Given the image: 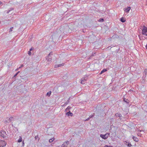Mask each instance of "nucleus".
<instances>
[{"label":"nucleus","mask_w":147,"mask_h":147,"mask_svg":"<svg viewBox=\"0 0 147 147\" xmlns=\"http://www.w3.org/2000/svg\"><path fill=\"white\" fill-rule=\"evenodd\" d=\"M109 134L110 133H107L105 135L101 134L100 136L102 139L105 140L108 138Z\"/></svg>","instance_id":"nucleus-1"},{"label":"nucleus","mask_w":147,"mask_h":147,"mask_svg":"<svg viewBox=\"0 0 147 147\" xmlns=\"http://www.w3.org/2000/svg\"><path fill=\"white\" fill-rule=\"evenodd\" d=\"M142 34L147 36V28L145 26H144L142 29Z\"/></svg>","instance_id":"nucleus-2"},{"label":"nucleus","mask_w":147,"mask_h":147,"mask_svg":"<svg viewBox=\"0 0 147 147\" xmlns=\"http://www.w3.org/2000/svg\"><path fill=\"white\" fill-rule=\"evenodd\" d=\"M0 135L3 138H6L7 134L5 131L2 130L0 132Z\"/></svg>","instance_id":"nucleus-3"},{"label":"nucleus","mask_w":147,"mask_h":147,"mask_svg":"<svg viewBox=\"0 0 147 147\" xmlns=\"http://www.w3.org/2000/svg\"><path fill=\"white\" fill-rule=\"evenodd\" d=\"M7 143L4 140H0V147H4L5 146Z\"/></svg>","instance_id":"nucleus-4"},{"label":"nucleus","mask_w":147,"mask_h":147,"mask_svg":"<svg viewBox=\"0 0 147 147\" xmlns=\"http://www.w3.org/2000/svg\"><path fill=\"white\" fill-rule=\"evenodd\" d=\"M87 79V77H83L81 80V83L82 84H84L86 83V81Z\"/></svg>","instance_id":"nucleus-5"},{"label":"nucleus","mask_w":147,"mask_h":147,"mask_svg":"<svg viewBox=\"0 0 147 147\" xmlns=\"http://www.w3.org/2000/svg\"><path fill=\"white\" fill-rule=\"evenodd\" d=\"M69 144V142L67 141L65 142L61 145V147H66Z\"/></svg>","instance_id":"nucleus-6"},{"label":"nucleus","mask_w":147,"mask_h":147,"mask_svg":"<svg viewBox=\"0 0 147 147\" xmlns=\"http://www.w3.org/2000/svg\"><path fill=\"white\" fill-rule=\"evenodd\" d=\"M51 55H52V52H50V53L48 55V56L46 57V59L47 60H48L49 59H50V58L51 57Z\"/></svg>","instance_id":"nucleus-7"},{"label":"nucleus","mask_w":147,"mask_h":147,"mask_svg":"<svg viewBox=\"0 0 147 147\" xmlns=\"http://www.w3.org/2000/svg\"><path fill=\"white\" fill-rule=\"evenodd\" d=\"M73 114L72 113H71L70 111H69V112H67L66 113V115H67L68 116H72V115Z\"/></svg>","instance_id":"nucleus-8"},{"label":"nucleus","mask_w":147,"mask_h":147,"mask_svg":"<svg viewBox=\"0 0 147 147\" xmlns=\"http://www.w3.org/2000/svg\"><path fill=\"white\" fill-rule=\"evenodd\" d=\"M115 116L117 117H118L119 118H120L122 117L121 115L119 113H117L115 114Z\"/></svg>","instance_id":"nucleus-9"},{"label":"nucleus","mask_w":147,"mask_h":147,"mask_svg":"<svg viewBox=\"0 0 147 147\" xmlns=\"http://www.w3.org/2000/svg\"><path fill=\"white\" fill-rule=\"evenodd\" d=\"M131 7H128L125 9V11L127 13H128Z\"/></svg>","instance_id":"nucleus-10"},{"label":"nucleus","mask_w":147,"mask_h":147,"mask_svg":"<svg viewBox=\"0 0 147 147\" xmlns=\"http://www.w3.org/2000/svg\"><path fill=\"white\" fill-rule=\"evenodd\" d=\"M133 139L136 142H138V139L136 137H133Z\"/></svg>","instance_id":"nucleus-11"},{"label":"nucleus","mask_w":147,"mask_h":147,"mask_svg":"<svg viewBox=\"0 0 147 147\" xmlns=\"http://www.w3.org/2000/svg\"><path fill=\"white\" fill-rule=\"evenodd\" d=\"M107 71V69H104L102 70L100 73V74H102L103 73L106 71Z\"/></svg>","instance_id":"nucleus-12"},{"label":"nucleus","mask_w":147,"mask_h":147,"mask_svg":"<svg viewBox=\"0 0 147 147\" xmlns=\"http://www.w3.org/2000/svg\"><path fill=\"white\" fill-rule=\"evenodd\" d=\"M14 119L13 117H11L9 118H8V120L11 122Z\"/></svg>","instance_id":"nucleus-13"},{"label":"nucleus","mask_w":147,"mask_h":147,"mask_svg":"<svg viewBox=\"0 0 147 147\" xmlns=\"http://www.w3.org/2000/svg\"><path fill=\"white\" fill-rule=\"evenodd\" d=\"M125 19L123 18H122L120 19V21L122 22H125Z\"/></svg>","instance_id":"nucleus-14"},{"label":"nucleus","mask_w":147,"mask_h":147,"mask_svg":"<svg viewBox=\"0 0 147 147\" xmlns=\"http://www.w3.org/2000/svg\"><path fill=\"white\" fill-rule=\"evenodd\" d=\"M22 141V137L21 136H20L18 140V142H21Z\"/></svg>","instance_id":"nucleus-15"},{"label":"nucleus","mask_w":147,"mask_h":147,"mask_svg":"<svg viewBox=\"0 0 147 147\" xmlns=\"http://www.w3.org/2000/svg\"><path fill=\"white\" fill-rule=\"evenodd\" d=\"M51 93V91H49L48 92L47 94V95L48 96H50Z\"/></svg>","instance_id":"nucleus-16"},{"label":"nucleus","mask_w":147,"mask_h":147,"mask_svg":"<svg viewBox=\"0 0 147 147\" xmlns=\"http://www.w3.org/2000/svg\"><path fill=\"white\" fill-rule=\"evenodd\" d=\"M124 101L127 103H128L129 102V101L128 100L124 98Z\"/></svg>","instance_id":"nucleus-17"},{"label":"nucleus","mask_w":147,"mask_h":147,"mask_svg":"<svg viewBox=\"0 0 147 147\" xmlns=\"http://www.w3.org/2000/svg\"><path fill=\"white\" fill-rule=\"evenodd\" d=\"M55 140V139L54 138H51V139H50L49 140V142L50 143H51V142H53V141L54 140Z\"/></svg>","instance_id":"nucleus-18"},{"label":"nucleus","mask_w":147,"mask_h":147,"mask_svg":"<svg viewBox=\"0 0 147 147\" xmlns=\"http://www.w3.org/2000/svg\"><path fill=\"white\" fill-rule=\"evenodd\" d=\"M71 109V107L70 106H68L67 108L65 109V111L67 112V110H70Z\"/></svg>","instance_id":"nucleus-19"},{"label":"nucleus","mask_w":147,"mask_h":147,"mask_svg":"<svg viewBox=\"0 0 147 147\" xmlns=\"http://www.w3.org/2000/svg\"><path fill=\"white\" fill-rule=\"evenodd\" d=\"M69 98L68 99V100H67V101H66V102L64 103V106L66 105L69 102Z\"/></svg>","instance_id":"nucleus-20"},{"label":"nucleus","mask_w":147,"mask_h":147,"mask_svg":"<svg viewBox=\"0 0 147 147\" xmlns=\"http://www.w3.org/2000/svg\"><path fill=\"white\" fill-rule=\"evenodd\" d=\"M13 8H11V9H9V10L8 11H7V14H8V13H9V12L11 11V10H13Z\"/></svg>","instance_id":"nucleus-21"},{"label":"nucleus","mask_w":147,"mask_h":147,"mask_svg":"<svg viewBox=\"0 0 147 147\" xmlns=\"http://www.w3.org/2000/svg\"><path fill=\"white\" fill-rule=\"evenodd\" d=\"M127 145L129 147H131L132 146L131 144L130 143H127Z\"/></svg>","instance_id":"nucleus-22"},{"label":"nucleus","mask_w":147,"mask_h":147,"mask_svg":"<svg viewBox=\"0 0 147 147\" xmlns=\"http://www.w3.org/2000/svg\"><path fill=\"white\" fill-rule=\"evenodd\" d=\"M99 21L101 22H102L104 21V19L103 18H100L99 20Z\"/></svg>","instance_id":"nucleus-23"},{"label":"nucleus","mask_w":147,"mask_h":147,"mask_svg":"<svg viewBox=\"0 0 147 147\" xmlns=\"http://www.w3.org/2000/svg\"><path fill=\"white\" fill-rule=\"evenodd\" d=\"M93 115H93L92 116H91H91H90L88 118H87V119H86L85 121H88L90 119V118H91V117H92V116H93Z\"/></svg>","instance_id":"nucleus-24"},{"label":"nucleus","mask_w":147,"mask_h":147,"mask_svg":"<svg viewBox=\"0 0 147 147\" xmlns=\"http://www.w3.org/2000/svg\"><path fill=\"white\" fill-rule=\"evenodd\" d=\"M20 72V71H18V72L16 73L14 75V77H15Z\"/></svg>","instance_id":"nucleus-25"},{"label":"nucleus","mask_w":147,"mask_h":147,"mask_svg":"<svg viewBox=\"0 0 147 147\" xmlns=\"http://www.w3.org/2000/svg\"><path fill=\"white\" fill-rule=\"evenodd\" d=\"M13 28V27H11V28H10L9 31V32H10L12 31V29Z\"/></svg>","instance_id":"nucleus-26"},{"label":"nucleus","mask_w":147,"mask_h":147,"mask_svg":"<svg viewBox=\"0 0 147 147\" xmlns=\"http://www.w3.org/2000/svg\"><path fill=\"white\" fill-rule=\"evenodd\" d=\"M51 57L50 58V59H49L48 60H47V61H49V62L51 61Z\"/></svg>","instance_id":"nucleus-27"},{"label":"nucleus","mask_w":147,"mask_h":147,"mask_svg":"<svg viewBox=\"0 0 147 147\" xmlns=\"http://www.w3.org/2000/svg\"><path fill=\"white\" fill-rule=\"evenodd\" d=\"M58 65L59 67H60V66H62L64 65L63 64H59Z\"/></svg>","instance_id":"nucleus-28"},{"label":"nucleus","mask_w":147,"mask_h":147,"mask_svg":"<svg viewBox=\"0 0 147 147\" xmlns=\"http://www.w3.org/2000/svg\"><path fill=\"white\" fill-rule=\"evenodd\" d=\"M34 49V48L32 47L31 49H30L29 51H31L32 50H33Z\"/></svg>","instance_id":"nucleus-29"},{"label":"nucleus","mask_w":147,"mask_h":147,"mask_svg":"<svg viewBox=\"0 0 147 147\" xmlns=\"http://www.w3.org/2000/svg\"><path fill=\"white\" fill-rule=\"evenodd\" d=\"M28 54L29 55H31V51H28Z\"/></svg>","instance_id":"nucleus-30"},{"label":"nucleus","mask_w":147,"mask_h":147,"mask_svg":"<svg viewBox=\"0 0 147 147\" xmlns=\"http://www.w3.org/2000/svg\"><path fill=\"white\" fill-rule=\"evenodd\" d=\"M38 138V136H35V138L36 140Z\"/></svg>","instance_id":"nucleus-31"},{"label":"nucleus","mask_w":147,"mask_h":147,"mask_svg":"<svg viewBox=\"0 0 147 147\" xmlns=\"http://www.w3.org/2000/svg\"><path fill=\"white\" fill-rule=\"evenodd\" d=\"M59 67L58 65H55V67Z\"/></svg>","instance_id":"nucleus-32"},{"label":"nucleus","mask_w":147,"mask_h":147,"mask_svg":"<svg viewBox=\"0 0 147 147\" xmlns=\"http://www.w3.org/2000/svg\"><path fill=\"white\" fill-rule=\"evenodd\" d=\"M23 66V65H22L20 67L18 68H21V67H22Z\"/></svg>","instance_id":"nucleus-33"},{"label":"nucleus","mask_w":147,"mask_h":147,"mask_svg":"<svg viewBox=\"0 0 147 147\" xmlns=\"http://www.w3.org/2000/svg\"><path fill=\"white\" fill-rule=\"evenodd\" d=\"M105 147H112V146H109L107 145H106L105 146Z\"/></svg>","instance_id":"nucleus-34"},{"label":"nucleus","mask_w":147,"mask_h":147,"mask_svg":"<svg viewBox=\"0 0 147 147\" xmlns=\"http://www.w3.org/2000/svg\"><path fill=\"white\" fill-rule=\"evenodd\" d=\"M7 122H8V121L7 120L5 121V123H7Z\"/></svg>","instance_id":"nucleus-35"},{"label":"nucleus","mask_w":147,"mask_h":147,"mask_svg":"<svg viewBox=\"0 0 147 147\" xmlns=\"http://www.w3.org/2000/svg\"><path fill=\"white\" fill-rule=\"evenodd\" d=\"M24 142H22V146H24Z\"/></svg>","instance_id":"nucleus-36"},{"label":"nucleus","mask_w":147,"mask_h":147,"mask_svg":"<svg viewBox=\"0 0 147 147\" xmlns=\"http://www.w3.org/2000/svg\"><path fill=\"white\" fill-rule=\"evenodd\" d=\"M2 2L1 1H0V5L2 3Z\"/></svg>","instance_id":"nucleus-37"},{"label":"nucleus","mask_w":147,"mask_h":147,"mask_svg":"<svg viewBox=\"0 0 147 147\" xmlns=\"http://www.w3.org/2000/svg\"><path fill=\"white\" fill-rule=\"evenodd\" d=\"M95 54V53H94V54H93L92 55V56H94V54Z\"/></svg>","instance_id":"nucleus-38"},{"label":"nucleus","mask_w":147,"mask_h":147,"mask_svg":"<svg viewBox=\"0 0 147 147\" xmlns=\"http://www.w3.org/2000/svg\"><path fill=\"white\" fill-rule=\"evenodd\" d=\"M18 70V69H16V70Z\"/></svg>","instance_id":"nucleus-39"},{"label":"nucleus","mask_w":147,"mask_h":147,"mask_svg":"<svg viewBox=\"0 0 147 147\" xmlns=\"http://www.w3.org/2000/svg\"><path fill=\"white\" fill-rule=\"evenodd\" d=\"M140 131L141 132V130H140Z\"/></svg>","instance_id":"nucleus-40"}]
</instances>
